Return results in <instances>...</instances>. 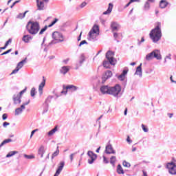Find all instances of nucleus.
Here are the masks:
<instances>
[{"label":"nucleus","mask_w":176,"mask_h":176,"mask_svg":"<svg viewBox=\"0 0 176 176\" xmlns=\"http://www.w3.org/2000/svg\"><path fill=\"white\" fill-rule=\"evenodd\" d=\"M57 21H58V19L55 18L54 20L52 22V23L48 25V27L49 28L53 27V25H54V24H56V23H57Z\"/></svg>","instance_id":"45"},{"label":"nucleus","mask_w":176,"mask_h":176,"mask_svg":"<svg viewBox=\"0 0 176 176\" xmlns=\"http://www.w3.org/2000/svg\"><path fill=\"white\" fill-rule=\"evenodd\" d=\"M25 109V107L24 105H21L20 107H18L15 109V116H19V115H21L23 113V111Z\"/></svg>","instance_id":"21"},{"label":"nucleus","mask_w":176,"mask_h":176,"mask_svg":"<svg viewBox=\"0 0 176 176\" xmlns=\"http://www.w3.org/2000/svg\"><path fill=\"white\" fill-rule=\"evenodd\" d=\"M36 131H38V129H34L31 132L30 138H32V136L34 134H35V133H36Z\"/></svg>","instance_id":"54"},{"label":"nucleus","mask_w":176,"mask_h":176,"mask_svg":"<svg viewBox=\"0 0 176 176\" xmlns=\"http://www.w3.org/2000/svg\"><path fill=\"white\" fill-rule=\"evenodd\" d=\"M9 43H12V38H9L8 41L6 42V46H9Z\"/></svg>","instance_id":"55"},{"label":"nucleus","mask_w":176,"mask_h":176,"mask_svg":"<svg viewBox=\"0 0 176 176\" xmlns=\"http://www.w3.org/2000/svg\"><path fill=\"white\" fill-rule=\"evenodd\" d=\"M49 0H36L37 10H43L45 9V3H47Z\"/></svg>","instance_id":"11"},{"label":"nucleus","mask_w":176,"mask_h":176,"mask_svg":"<svg viewBox=\"0 0 176 176\" xmlns=\"http://www.w3.org/2000/svg\"><path fill=\"white\" fill-rule=\"evenodd\" d=\"M26 91H27V87H25L23 90L21 91L19 94H17V95L20 96V97L21 98L23 94H24Z\"/></svg>","instance_id":"43"},{"label":"nucleus","mask_w":176,"mask_h":176,"mask_svg":"<svg viewBox=\"0 0 176 176\" xmlns=\"http://www.w3.org/2000/svg\"><path fill=\"white\" fill-rule=\"evenodd\" d=\"M10 123L8 122H4L3 123V127H4L5 129H6L7 126H10Z\"/></svg>","instance_id":"53"},{"label":"nucleus","mask_w":176,"mask_h":176,"mask_svg":"<svg viewBox=\"0 0 176 176\" xmlns=\"http://www.w3.org/2000/svg\"><path fill=\"white\" fill-rule=\"evenodd\" d=\"M53 99V96H48L47 98L45 100V107L44 108L43 111V113H46V112H47V111H49V105L47 104V102L50 101V100H52Z\"/></svg>","instance_id":"22"},{"label":"nucleus","mask_w":176,"mask_h":176,"mask_svg":"<svg viewBox=\"0 0 176 176\" xmlns=\"http://www.w3.org/2000/svg\"><path fill=\"white\" fill-rule=\"evenodd\" d=\"M45 85H46V80L45 79V77H43V81L38 86V93L40 96H42L43 94V88L45 87Z\"/></svg>","instance_id":"16"},{"label":"nucleus","mask_w":176,"mask_h":176,"mask_svg":"<svg viewBox=\"0 0 176 176\" xmlns=\"http://www.w3.org/2000/svg\"><path fill=\"white\" fill-rule=\"evenodd\" d=\"M24 64H27V58L19 62L16 65V68H19V69H21V67H24Z\"/></svg>","instance_id":"29"},{"label":"nucleus","mask_w":176,"mask_h":176,"mask_svg":"<svg viewBox=\"0 0 176 176\" xmlns=\"http://www.w3.org/2000/svg\"><path fill=\"white\" fill-rule=\"evenodd\" d=\"M76 155V153H72L69 156L70 162H72L74 161V156Z\"/></svg>","instance_id":"48"},{"label":"nucleus","mask_w":176,"mask_h":176,"mask_svg":"<svg viewBox=\"0 0 176 176\" xmlns=\"http://www.w3.org/2000/svg\"><path fill=\"white\" fill-rule=\"evenodd\" d=\"M78 87L75 85H67L66 88H64L61 91V94H67L68 91H76L78 90Z\"/></svg>","instance_id":"9"},{"label":"nucleus","mask_w":176,"mask_h":176,"mask_svg":"<svg viewBox=\"0 0 176 176\" xmlns=\"http://www.w3.org/2000/svg\"><path fill=\"white\" fill-rule=\"evenodd\" d=\"M130 5H131V3H130V1L124 6V9H126V8H129V6H130Z\"/></svg>","instance_id":"63"},{"label":"nucleus","mask_w":176,"mask_h":176,"mask_svg":"<svg viewBox=\"0 0 176 176\" xmlns=\"http://www.w3.org/2000/svg\"><path fill=\"white\" fill-rule=\"evenodd\" d=\"M64 166H65V162H64V161L60 162L56 170V173L60 174L61 171H63V168H64Z\"/></svg>","instance_id":"26"},{"label":"nucleus","mask_w":176,"mask_h":176,"mask_svg":"<svg viewBox=\"0 0 176 176\" xmlns=\"http://www.w3.org/2000/svg\"><path fill=\"white\" fill-rule=\"evenodd\" d=\"M145 42V38L144 37H142L141 41H140V38L138 39V46H141V43H144Z\"/></svg>","instance_id":"40"},{"label":"nucleus","mask_w":176,"mask_h":176,"mask_svg":"<svg viewBox=\"0 0 176 176\" xmlns=\"http://www.w3.org/2000/svg\"><path fill=\"white\" fill-rule=\"evenodd\" d=\"M167 116H168L169 119H171V118H173V116H174V113H168Z\"/></svg>","instance_id":"58"},{"label":"nucleus","mask_w":176,"mask_h":176,"mask_svg":"<svg viewBox=\"0 0 176 176\" xmlns=\"http://www.w3.org/2000/svg\"><path fill=\"white\" fill-rule=\"evenodd\" d=\"M98 35H100V28L95 25L89 32L88 39L89 41H96Z\"/></svg>","instance_id":"5"},{"label":"nucleus","mask_w":176,"mask_h":176,"mask_svg":"<svg viewBox=\"0 0 176 176\" xmlns=\"http://www.w3.org/2000/svg\"><path fill=\"white\" fill-rule=\"evenodd\" d=\"M111 87L108 85H103L100 87V92L102 94H109V89Z\"/></svg>","instance_id":"18"},{"label":"nucleus","mask_w":176,"mask_h":176,"mask_svg":"<svg viewBox=\"0 0 176 176\" xmlns=\"http://www.w3.org/2000/svg\"><path fill=\"white\" fill-rule=\"evenodd\" d=\"M112 9H113V4H112V3H110L109 4V7L107 11H104L103 12V14H111V13L112 12Z\"/></svg>","instance_id":"25"},{"label":"nucleus","mask_w":176,"mask_h":176,"mask_svg":"<svg viewBox=\"0 0 176 176\" xmlns=\"http://www.w3.org/2000/svg\"><path fill=\"white\" fill-rule=\"evenodd\" d=\"M12 100L14 104V105H19L21 104V98L20 95H18L17 94H15L12 96Z\"/></svg>","instance_id":"14"},{"label":"nucleus","mask_w":176,"mask_h":176,"mask_svg":"<svg viewBox=\"0 0 176 176\" xmlns=\"http://www.w3.org/2000/svg\"><path fill=\"white\" fill-rule=\"evenodd\" d=\"M120 91H122V87L120 85L116 84L114 87H110L109 94L118 98Z\"/></svg>","instance_id":"6"},{"label":"nucleus","mask_w":176,"mask_h":176,"mask_svg":"<svg viewBox=\"0 0 176 176\" xmlns=\"http://www.w3.org/2000/svg\"><path fill=\"white\" fill-rule=\"evenodd\" d=\"M149 35L153 43H157L160 39H162V29H160V23H158L155 28L151 31Z\"/></svg>","instance_id":"1"},{"label":"nucleus","mask_w":176,"mask_h":176,"mask_svg":"<svg viewBox=\"0 0 176 176\" xmlns=\"http://www.w3.org/2000/svg\"><path fill=\"white\" fill-rule=\"evenodd\" d=\"M9 142H12V139H6L3 140L0 144V148H2L3 145H6V144H9Z\"/></svg>","instance_id":"33"},{"label":"nucleus","mask_w":176,"mask_h":176,"mask_svg":"<svg viewBox=\"0 0 176 176\" xmlns=\"http://www.w3.org/2000/svg\"><path fill=\"white\" fill-rule=\"evenodd\" d=\"M19 71H20V68L19 67H16L15 69H14L12 73H11V75H13L14 74H17L19 72Z\"/></svg>","instance_id":"47"},{"label":"nucleus","mask_w":176,"mask_h":176,"mask_svg":"<svg viewBox=\"0 0 176 176\" xmlns=\"http://www.w3.org/2000/svg\"><path fill=\"white\" fill-rule=\"evenodd\" d=\"M63 34L59 32H54L52 33V41L50 42L47 45V47L49 46H52V45H56V43H58L60 42H64Z\"/></svg>","instance_id":"4"},{"label":"nucleus","mask_w":176,"mask_h":176,"mask_svg":"<svg viewBox=\"0 0 176 176\" xmlns=\"http://www.w3.org/2000/svg\"><path fill=\"white\" fill-rule=\"evenodd\" d=\"M112 77V72L111 70H108L105 72V74L102 77V83H105L107 79Z\"/></svg>","instance_id":"13"},{"label":"nucleus","mask_w":176,"mask_h":176,"mask_svg":"<svg viewBox=\"0 0 176 176\" xmlns=\"http://www.w3.org/2000/svg\"><path fill=\"white\" fill-rule=\"evenodd\" d=\"M111 31L113 32H115V31H118V30L120 29V25H119L118 22L113 21L111 23Z\"/></svg>","instance_id":"17"},{"label":"nucleus","mask_w":176,"mask_h":176,"mask_svg":"<svg viewBox=\"0 0 176 176\" xmlns=\"http://www.w3.org/2000/svg\"><path fill=\"white\" fill-rule=\"evenodd\" d=\"M122 165L124 166V167H127V168H129L131 166V164H130V163L126 162V161H124L122 162Z\"/></svg>","instance_id":"44"},{"label":"nucleus","mask_w":176,"mask_h":176,"mask_svg":"<svg viewBox=\"0 0 176 176\" xmlns=\"http://www.w3.org/2000/svg\"><path fill=\"white\" fill-rule=\"evenodd\" d=\"M129 72V70L124 69L122 71V73L118 76V80H121V82H123L126 79V75H127V73Z\"/></svg>","instance_id":"20"},{"label":"nucleus","mask_w":176,"mask_h":176,"mask_svg":"<svg viewBox=\"0 0 176 176\" xmlns=\"http://www.w3.org/2000/svg\"><path fill=\"white\" fill-rule=\"evenodd\" d=\"M144 10H149L151 9V4H149L148 1H146L144 4Z\"/></svg>","instance_id":"38"},{"label":"nucleus","mask_w":176,"mask_h":176,"mask_svg":"<svg viewBox=\"0 0 176 176\" xmlns=\"http://www.w3.org/2000/svg\"><path fill=\"white\" fill-rule=\"evenodd\" d=\"M17 153H19V151H10L6 155V157H12V156H14V155H17Z\"/></svg>","instance_id":"32"},{"label":"nucleus","mask_w":176,"mask_h":176,"mask_svg":"<svg viewBox=\"0 0 176 176\" xmlns=\"http://www.w3.org/2000/svg\"><path fill=\"white\" fill-rule=\"evenodd\" d=\"M103 163H104L105 164H108V163H109V161L108 160V159L106 158L105 156H103Z\"/></svg>","instance_id":"52"},{"label":"nucleus","mask_w":176,"mask_h":176,"mask_svg":"<svg viewBox=\"0 0 176 176\" xmlns=\"http://www.w3.org/2000/svg\"><path fill=\"white\" fill-rule=\"evenodd\" d=\"M24 157L25 159H29V160H31V159H35V156L32 155H28L27 154H24Z\"/></svg>","instance_id":"41"},{"label":"nucleus","mask_w":176,"mask_h":176,"mask_svg":"<svg viewBox=\"0 0 176 176\" xmlns=\"http://www.w3.org/2000/svg\"><path fill=\"white\" fill-rule=\"evenodd\" d=\"M2 119L3 120H6L8 119V114L6 113L3 114Z\"/></svg>","instance_id":"56"},{"label":"nucleus","mask_w":176,"mask_h":176,"mask_svg":"<svg viewBox=\"0 0 176 176\" xmlns=\"http://www.w3.org/2000/svg\"><path fill=\"white\" fill-rule=\"evenodd\" d=\"M46 30H47V25H45L43 28L41 30V31L39 32V35H42V34H43V32H45Z\"/></svg>","instance_id":"46"},{"label":"nucleus","mask_w":176,"mask_h":176,"mask_svg":"<svg viewBox=\"0 0 176 176\" xmlns=\"http://www.w3.org/2000/svg\"><path fill=\"white\" fill-rule=\"evenodd\" d=\"M119 35H120V34L117 33V32L113 33V38H115V39H116V41H117V42H119V40H118V39H120V38L119 37Z\"/></svg>","instance_id":"39"},{"label":"nucleus","mask_w":176,"mask_h":176,"mask_svg":"<svg viewBox=\"0 0 176 176\" xmlns=\"http://www.w3.org/2000/svg\"><path fill=\"white\" fill-rule=\"evenodd\" d=\"M167 58L168 60H171V54H168V55L165 57L164 63H167Z\"/></svg>","instance_id":"49"},{"label":"nucleus","mask_w":176,"mask_h":176,"mask_svg":"<svg viewBox=\"0 0 176 176\" xmlns=\"http://www.w3.org/2000/svg\"><path fill=\"white\" fill-rule=\"evenodd\" d=\"M167 5H168V2H167L166 0H161L160 2V7L161 9L167 8Z\"/></svg>","instance_id":"28"},{"label":"nucleus","mask_w":176,"mask_h":176,"mask_svg":"<svg viewBox=\"0 0 176 176\" xmlns=\"http://www.w3.org/2000/svg\"><path fill=\"white\" fill-rule=\"evenodd\" d=\"M82 45H87V41H86V40L82 41L78 45L79 47H80V46H82Z\"/></svg>","instance_id":"50"},{"label":"nucleus","mask_w":176,"mask_h":176,"mask_svg":"<svg viewBox=\"0 0 176 176\" xmlns=\"http://www.w3.org/2000/svg\"><path fill=\"white\" fill-rule=\"evenodd\" d=\"M143 176H148V174L145 170H143Z\"/></svg>","instance_id":"64"},{"label":"nucleus","mask_w":176,"mask_h":176,"mask_svg":"<svg viewBox=\"0 0 176 176\" xmlns=\"http://www.w3.org/2000/svg\"><path fill=\"white\" fill-rule=\"evenodd\" d=\"M142 66V63H140V65L137 67L135 72V75H138L140 78H142V68L141 67Z\"/></svg>","instance_id":"23"},{"label":"nucleus","mask_w":176,"mask_h":176,"mask_svg":"<svg viewBox=\"0 0 176 176\" xmlns=\"http://www.w3.org/2000/svg\"><path fill=\"white\" fill-rule=\"evenodd\" d=\"M59 153H60V150L58 149V146H57L56 151L55 152H54L52 155V159L53 160V159H54V157H56V156H58Z\"/></svg>","instance_id":"36"},{"label":"nucleus","mask_w":176,"mask_h":176,"mask_svg":"<svg viewBox=\"0 0 176 176\" xmlns=\"http://www.w3.org/2000/svg\"><path fill=\"white\" fill-rule=\"evenodd\" d=\"M153 58H156L157 60H162V55L160 54V50H154L152 52L148 54L146 56V60L147 61H151Z\"/></svg>","instance_id":"7"},{"label":"nucleus","mask_w":176,"mask_h":176,"mask_svg":"<svg viewBox=\"0 0 176 176\" xmlns=\"http://www.w3.org/2000/svg\"><path fill=\"white\" fill-rule=\"evenodd\" d=\"M85 61H86V56H85V54H81L79 56L78 58V61L76 63V69H78V68H79V67H82V65H83V63H85Z\"/></svg>","instance_id":"12"},{"label":"nucleus","mask_w":176,"mask_h":176,"mask_svg":"<svg viewBox=\"0 0 176 176\" xmlns=\"http://www.w3.org/2000/svg\"><path fill=\"white\" fill-rule=\"evenodd\" d=\"M105 153H107V155H115V153H116V151L113 150V147H112V145L109 144L106 146Z\"/></svg>","instance_id":"15"},{"label":"nucleus","mask_w":176,"mask_h":176,"mask_svg":"<svg viewBox=\"0 0 176 176\" xmlns=\"http://www.w3.org/2000/svg\"><path fill=\"white\" fill-rule=\"evenodd\" d=\"M58 130V126H55L53 129L50 131L47 134L49 137H52V135H54L56 131Z\"/></svg>","instance_id":"27"},{"label":"nucleus","mask_w":176,"mask_h":176,"mask_svg":"<svg viewBox=\"0 0 176 176\" xmlns=\"http://www.w3.org/2000/svg\"><path fill=\"white\" fill-rule=\"evenodd\" d=\"M28 104H30V100L28 102L23 103L21 105H23V107H25V105H28Z\"/></svg>","instance_id":"61"},{"label":"nucleus","mask_w":176,"mask_h":176,"mask_svg":"<svg viewBox=\"0 0 176 176\" xmlns=\"http://www.w3.org/2000/svg\"><path fill=\"white\" fill-rule=\"evenodd\" d=\"M117 173L118 174H124V170L122 168V165L118 164L117 166Z\"/></svg>","instance_id":"31"},{"label":"nucleus","mask_w":176,"mask_h":176,"mask_svg":"<svg viewBox=\"0 0 176 176\" xmlns=\"http://www.w3.org/2000/svg\"><path fill=\"white\" fill-rule=\"evenodd\" d=\"M81 38H82V32L80 33V35H79V36L78 37V41L79 42V41H80V39H81Z\"/></svg>","instance_id":"62"},{"label":"nucleus","mask_w":176,"mask_h":176,"mask_svg":"<svg viewBox=\"0 0 176 176\" xmlns=\"http://www.w3.org/2000/svg\"><path fill=\"white\" fill-rule=\"evenodd\" d=\"M87 155L90 157V159L88 160L89 164H93L94 163V160L97 159V154L94 153L91 151H89L87 152Z\"/></svg>","instance_id":"10"},{"label":"nucleus","mask_w":176,"mask_h":176,"mask_svg":"<svg viewBox=\"0 0 176 176\" xmlns=\"http://www.w3.org/2000/svg\"><path fill=\"white\" fill-rule=\"evenodd\" d=\"M20 2V0H17L15 2H14L12 3V5L10 6L11 9L13 8V7L16 4V3H19Z\"/></svg>","instance_id":"57"},{"label":"nucleus","mask_w":176,"mask_h":176,"mask_svg":"<svg viewBox=\"0 0 176 176\" xmlns=\"http://www.w3.org/2000/svg\"><path fill=\"white\" fill-rule=\"evenodd\" d=\"M113 56L114 54L112 51H108L106 53V58H107V60L103 62V67H104V68H109V64H111V65H115L116 64V59Z\"/></svg>","instance_id":"3"},{"label":"nucleus","mask_w":176,"mask_h":176,"mask_svg":"<svg viewBox=\"0 0 176 176\" xmlns=\"http://www.w3.org/2000/svg\"><path fill=\"white\" fill-rule=\"evenodd\" d=\"M87 5V3L86 2H82L80 5V8H85V6H86Z\"/></svg>","instance_id":"59"},{"label":"nucleus","mask_w":176,"mask_h":176,"mask_svg":"<svg viewBox=\"0 0 176 176\" xmlns=\"http://www.w3.org/2000/svg\"><path fill=\"white\" fill-rule=\"evenodd\" d=\"M27 13H28V11H25L23 14L20 13L19 14V15H17L16 19H20L21 20L24 19V17H25V14H27Z\"/></svg>","instance_id":"35"},{"label":"nucleus","mask_w":176,"mask_h":176,"mask_svg":"<svg viewBox=\"0 0 176 176\" xmlns=\"http://www.w3.org/2000/svg\"><path fill=\"white\" fill-rule=\"evenodd\" d=\"M142 129L144 133H148L149 131L148 127H146L144 124H142Z\"/></svg>","instance_id":"42"},{"label":"nucleus","mask_w":176,"mask_h":176,"mask_svg":"<svg viewBox=\"0 0 176 176\" xmlns=\"http://www.w3.org/2000/svg\"><path fill=\"white\" fill-rule=\"evenodd\" d=\"M35 94H36V89L35 87H33L30 91V96L31 97H35Z\"/></svg>","instance_id":"37"},{"label":"nucleus","mask_w":176,"mask_h":176,"mask_svg":"<svg viewBox=\"0 0 176 176\" xmlns=\"http://www.w3.org/2000/svg\"><path fill=\"white\" fill-rule=\"evenodd\" d=\"M126 141H127V142H129V144H131L133 142V141L131 140H130V136L127 137Z\"/></svg>","instance_id":"60"},{"label":"nucleus","mask_w":176,"mask_h":176,"mask_svg":"<svg viewBox=\"0 0 176 176\" xmlns=\"http://www.w3.org/2000/svg\"><path fill=\"white\" fill-rule=\"evenodd\" d=\"M43 155H45V146L41 145L38 150V155L40 156V157H43Z\"/></svg>","instance_id":"24"},{"label":"nucleus","mask_w":176,"mask_h":176,"mask_svg":"<svg viewBox=\"0 0 176 176\" xmlns=\"http://www.w3.org/2000/svg\"><path fill=\"white\" fill-rule=\"evenodd\" d=\"M68 71H69V68H68V67L67 66H63L60 69V74H63V75H65V74H67Z\"/></svg>","instance_id":"30"},{"label":"nucleus","mask_w":176,"mask_h":176,"mask_svg":"<svg viewBox=\"0 0 176 176\" xmlns=\"http://www.w3.org/2000/svg\"><path fill=\"white\" fill-rule=\"evenodd\" d=\"M32 39H33L32 36H31L30 34H25L22 37V41L25 43H30V42H31V41H32Z\"/></svg>","instance_id":"19"},{"label":"nucleus","mask_w":176,"mask_h":176,"mask_svg":"<svg viewBox=\"0 0 176 176\" xmlns=\"http://www.w3.org/2000/svg\"><path fill=\"white\" fill-rule=\"evenodd\" d=\"M166 168L168 170L169 174L176 175V164L174 162H168L166 164Z\"/></svg>","instance_id":"8"},{"label":"nucleus","mask_w":176,"mask_h":176,"mask_svg":"<svg viewBox=\"0 0 176 176\" xmlns=\"http://www.w3.org/2000/svg\"><path fill=\"white\" fill-rule=\"evenodd\" d=\"M26 30L30 35H36L39 32V30H41L39 23L38 21H29L26 25Z\"/></svg>","instance_id":"2"},{"label":"nucleus","mask_w":176,"mask_h":176,"mask_svg":"<svg viewBox=\"0 0 176 176\" xmlns=\"http://www.w3.org/2000/svg\"><path fill=\"white\" fill-rule=\"evenodd\" d=\"M110 163L112 164L113 167H115V164L116 163V157L111 156L110 158Z\"/></svg>","instance_id":"34"},{"label":"nucleus","mask_w":176,"mask_h":176,"mask_svg":"<svg viewBox=\"0 0 176 176\" xmlns=\"http://www.w3.org/2000/svg\"><path fill=\"white\" fill-rule=\"evenodd\" d=\"M10 52H12V49H10V50H8L4 52L3 53H2V54H1V56H5V54H9V53H10Z\"/></svg>","instance_id":"51"}]
</instances>
